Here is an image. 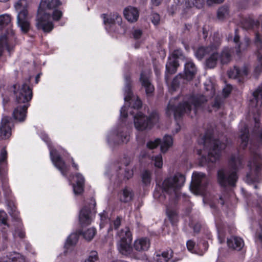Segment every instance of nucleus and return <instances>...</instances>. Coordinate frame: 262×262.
<instances>
[{
	"instance_id": "obj_1",
	"label": "nucleus",
	"mask_w": 262,
	"mask_h": 262,
	"mask_svg": "<svg viewBox=\"0 0 262 262\" xmlns=\"http://www.w3.org/2000/svg\"><path fill=\"white\" fill-rule=\"evenodd\" d=\"M199 144L203 145V150H198L200 156V162L202 164L214 163L217 161L221 155L222 151L227 147L228 142L226 139L225 142L215 139L212 135L211 130H207L204 135H201L198 140Z\"/></svg>"
},
{
	"instance_id": "obj_2",
	"label": "nucleus",
	"mask_w": 262,
	"mask_h": 262,
	"mask_svg": "<svg viewBox=\"0 0 262 262\" xmlns=\"http://www.w3.org/2000/svg\"><path fill=\"white\" fill-rule=\"evenodd\" d=\"M180 98L181 96H179L171 99L166 110L167 115L169 116L173 115L177 121L185 113L190 115L191 117H193V115L190 114L192 110L191 104L193 106V114L195 115L196 110L202 107L207 101L206 98L201 95L185 96L182 102L179 103L178 99Z\"/></svg>"
},
{
	"instance_id": "obj_3",
	"label": "nucleus",
	"mask_w": 262,
	"mask_h": 262,
	"mask_svg": "<svg viewBox=\"0 0 262 262\" xmlns=\"http://www.w3.org/2000/svg\"><path fill=\"white\" fill-rule=\"evenodd\" d=\"M229 166L230 170L221 169L217 173L218 182L223 187L235 186L238 179L236 172L243 166V157L238 155H232L229 161Z\"/></svg>"
},
{
	"instance_id": "obj_4",
	"label": "nucleus",
	"mask_w": 262,
	"mask_h": 262,
	"mask_svg": "<svg viewBox=\"0 0 262 262\" xmlns=\"http://www.w3.org/2000/svg\"><path fill=\"white\" fill-rule=\"evenodd\" d=\"M185 182V176L179 172L166 177L163 181V192L169 195V199L175 203L179 197V190Z\"/></svg>"
},
{
	"instance_id": "obj_5",
	"label": "nucleus",
	"mask_w": 262,
	"mask_h": 262,
	"mask_svg": "<svg viewBox=\"0 0 262 262\" xmlns=\"http://www.w3.org/2000/svg\"><path fill=\"white\" fill-rule=\"evenodd\" d=\"M253 98L250 100V107L253 115L255 122L254 132L256 134L259 143H262V126H260V114L262 106V84L253 93Z\"/></svg>"
},
{
	"instance_id": "obj_6",
	"label": "nucleus",
	"mask_w": 262,
	"mask_h": 262,
	"mask_svg": "<svg viewBox=\"0 0 262 262\" xmlns=\"http://www.w3.org/2000/svg\"><path fill=\"white\" fill-rule=\"evenodd\" d=\"M61 5L59 0H41L37 9V16H62V12L58 9Z\"/></svg>"
},
{
	"instance_id": "obj_7",
	"label": "nucleus",
	"mask_w": 262,
	"mask_h": 262,
	"mask_svg": "<svg viewBox=\"0 0 262 262\" xmlns=\"http://www.w3.org/2000/svg\"><path fill=\"white\" fill-rule=\"evenodd\" d=\"M252 160L248 164L250 172L247 174L246 181L251 183L258 180L259 172L262 166V158L259 151L257 149L253 150L250 147Z\"/></svg>"
},
{
	"instance_id": "obj_8",
	"label": "nucleus",
	"mask_w": 262,
	"mask_h": 262,
	"mask_svg": "<svg viewBox=\"0 0 262 262\" xmlns=\"http://www.w3.org/2000/svg\"><path fill=\"white\" fill-rule=\"evenodd\" d=\"M118 235L120 238L118 243V249L122 254L133 257L134 256L133 249L130 244L132 241V235L128 227L122 229L118 233Z\"/></svg>"
},
{
	"instance_id": "obj_9",
	"label": "nucleus",
	"mask_w": 262,
	"mask_h": 262,
	"mask_svg": "<svg viewBox=\"0 0 262 262\" xmlns=\"http://www.w3.org/2000/svg\"><path fill=\"white\" fill-rule=\"evenodd\" d=\"M208 184V179L204 173L195 172L192 176L190 189L191 192L195 194L203 195Z\"/></svg>"
},
{
	"instance_id": "obj_10",
	"label": "nucleus",
	"mask_w": 262,
	"mask_h": 262,
	"mask_svg": "<svg viewBox=\"0 0 262 262\" xmlns=\"http://www.w3.org/2000/svg\"><path fill=\"white\" fill-rule=\"evenodd\" d=\"M158 115L153 113L149 117L144 115L141 112L134 116V125L138 130H144L150 128L152 124L158 120Z\"/></svg>"
},
{
	"instance_id": "obj_11",
	"label": "nucleus",
	"mask_w": 262,
	"mask_h": 262,
	"mask_svg": "<svg viewBox=\"0 0 262 262\" xmlns=\"http://www.w3.org/2000/svg\"><path fill=\"white\" fill-rule=\"evenodd\" d=\"M96 202L92 198L90 202L86 204L80 210L79 215V219L80 224L83 226L89 225L92 222V214L95 212Z\"/></svg>"
},
{
	"instance_id": "obj_12",
	"label": "nucleus",
	"mask_w": 262,
	"mask_h": 262,
	"mask_svg": "<svg viewBox=\"0 0 262 262\" xmlns=\"http://www.w3.org/2000/svg\"><path fill=\"white\" fill-rule=\"evenodd\" d=\"M43 140L48 144L51 159L54 166L60 171L63 176L67 177V173L69 170L68 167L66 165L64 161L57 154V150L52 149L49 144H48V137L45 136Z\"/></svg>"
},
{
	"instance_id": "obj_13",
	"label": "nucleus",
	"mask_w": 262,
	"mask_h": 262,
	"mask_svg": "<svg viewBox=\"0 0 262 262\" xmlns=\"http://www.w3.org/2000/svg\"><path fill=\"white\" fill-rule=\"evenodd\" d=\"M129 140V133L121 128H118L116 132L111 133L107 138V142L110 145L126 143Z\"/></svg>"
},
{
	"instance_id": "obj_14",
	"label": "nucleus",
	"mask_w": 262,
	"mask_h": 262,
	"mask_svg": "<svg viewBox=\"0 0 262 262\" xmlns=\"http://www.w3.org/2000/svg\"><path fill=\"white\" fill-rule=\"evenodd\" d=\"M172 144L173 139L172 137L169 135H165L162 141L159 138L154 141H149L147 143V147L149 149H154L160 144L161 151L165 153L172 145Z\"/></svg>"
},
{
	"instance_id": "obj_15",
	"label": "nucleus",
	"mask_w": 262,
	"mask_h": 262,
	"mask_svg": "<svg viewBox=\"0 0 262 262\" xmlns=\"http://www.w3.org/2000/svg\"><path fill=\"white\" fill-rule=\"evenodd\" d=\"M16 101L19 105L29 104L32 97L31 89L26 84H23L15 93Z\"/></svg>"
},
{
	"instance_id": "obj_16",
	"label": "nucleus",
	"mask_w": 262,
	"mask_h": 262,
	"mask_svg": "<svg viewBox=\"0 0 262 262\" xmlns=\"http://www.w3.org/2000/svg\"><path fill=\"white\" fill-rule=\"evenodd\" d=\"M254 43L257 48L255 55L258 62L254 69V73L257 75L262 72V36L258 32L255 34Z\"/></svg>"
},
{
	"instance_id": "obj_17",
	"label": "nucleus",
	"mask_w": 262,
	"mask_h": 262,
	"mask_svg": "<svg viewBox=\"0 0 262 262\" xmlns=\"http://www.w3.org/2000/svg\"><path fill=\"white\" fill-rule=\"evenodd\" d=\"M13 125V120L10 117L4 116L0 126V137L3 139L9 138L11 135V128Z\"/></svg>"
},
{
	"instance_id": "obj_18",
	"label": "nucleus",
	"mask_w": 262,
	"mask_h": 262,
	"mask_svg": "<svg viewBox=\"0 0 262 262\" xmlns=\"http://www.w3.org/2000/svg\"><path fill=\"white\" fill-rule=\"evenodd\" d=\"M248 72L246 66H244L241 69L235 66L228 71V75L230 78L238 79V81L241 82L245 76H247Z\"/></svg>"
},
{
	"instance_id": "obj_19",
	"label": "nucleus",
	"mask_w": 262,
	"mask_h": 262,
	"mask_svg": "<svg viewBox=\"0 0 262 262\" xmlns=\"http://www.w3.org/2000/svg\"><path fill=\"white\" fill-rule=\"evenodd\" d=\"M150 72L148 71L141 73L140 76V81L142 86L145 88L147 96L151 95L155 90L154 86L150 82Z\"/></svg>"
},
{
	"instance_id": "obj_20",
	"label": "nucleus",
	"mask_w": 262,
	"mask_h": 262,
	"mask_svg": "<svg viewBox=\"0 0 262 262\" xmlns=\"http://www.w3.org/2000/svg\"><path fill=\"white\" fill-rule=\"evenodd\" d=\"M51 17H37L36 26L38 29L42 30L45 32H50L54 28L53 20Z\"/></svg>"
},
{
	"instance_id": "obj_21",
	"label": "nucleus",
	"mask_w": 262,
	"mask_h": 262,
	"mask_svg": "<svg viewBox=\"0 0 262 262\" xmlns=\"http://www.w3.org/2000/svg\"><path fill=\"white\" fill-rule=\"evenodd\" d=\"M29 105V104H26L17 106L13 112L14 118L19 122H24L26 118L27 110Z\"/></svg>"
},
{
	"instance_id": "obj_22",
	"label": "nucleus",
	"mask_w": 262,
	"mask_h": 262,
	"mask_svg": "<svg viewBox=\"0 0 262 262\" xmlns=\"http://www.w3.org/2000/svg\"><path fill=\"white\" fill-rule=\"evenodd\" d=\"M17 16H28L29 15V4L27 0H18L14 4Z\"/></svg>"
},
{
	"instance_id": "obj_23",
	"label": "nucleus",
	"mask_w": 262,
	"mask_h": 262,
	"mask_svg": "<svg viewBox=\"0 0 262 262\" xmlns=\"http://www.w3.org/2000/svg\"><path fill=\"white\" fill-rule=\"evenodd\" d=\"M239 138L241 139L240 147L245 149L248 145L249 142V130L247 125L241 122L239 124Z\"/></svg>"
},
{
	"instance_id": "obj_24",
	"label": "nucleus",
	"mask_w": 262,
	"mask_h": 262,
	"mask_svg": "<svg viewBox=\"0 0 262 262\" xmlns=\"http://www.w3.org/2000/svg\"><path fill=\"white\" fill-rule=\"evenodd\" d=\"M185 75L183 78L187 80H191L196 74V68L191 60H188L185 64Z\"/></svg>"
},
{
	"instance_id": "obj_25",
	"label": "nucleus",
	"mask_w": 262,
	"mask_h": 262,
	"mask_svg": "<svg viewBox=\"0 0 262 262\" xmlns=\"http://www.w3.org/2000/svg\"><path fill=\"white\" fill-rule=\"evenodd\" d=\"M219 45H216L213 49L211 53L208 55L206 59V66L209 69L214 68L217 64L219 59V55L217 52V48Z\"/></svg>"
},
{
	"instance_id": "obj_26",
	"label": "nucleus",
	"mask_w": 262,
	"mask_h": 262,
	"mask_svg": "<svg viewBox=\"0 0 262 262\" xmlns=\"http://www.w3.org/2000/svg\"><path fill=\"white\" fill-rule=\"evenodd\" d=\"M0 262H25L24 257L20 253L10 252L6 257L0 258Z\"/></svg>"
},
{
	"instance_id": "obj_27",
	"label": "nucleus",
	"mask_w": 262,
	"mask_h": 262,
	"mask_svg": "<svg viewBox=\"0 0 262 262\" xmlns=\"http://www.w3.org/2000/svg\"><path fill=\"white\" fill-rule=\"evenodd\" d=\"M134 246L137 251H145L150 247V241L146 237L140 238L135 241Z\"/></svg>"
},
{
	"instance_id": "obj_28",
	"label": "nucleus",
	"mask_w": 262,
	"mask_h": 262,
	"mask_svg": "<svg viewBox=\"0 0 262 262\" xmlns=\"http://www.w3.org/2000/svg\"><path fill=\"white\" fill-rule=\"evenodd\" d=\"M133 168L128 165V164L125 165V167L119 168L117 177L119 179L123 180L124 179L128 180L133 176Z\"/></svg>"
},
{
	"instance_id": "obj_29",
	"label": "nucleus",
	"mask_w": 262,
	"mask_h": 262,
	"mask_svg": "<svg viewBox=\"0 0 262 262\" xmlns=\"http://www.w3.org/2000/svg\"><path fill=\"white\" fill-rule=\"evenodd\" d=\"M76 184H73L74 193L75 194H80L83 191L84 185V178L80 173H77L75 176Z\"/></svg>"
},
{
	"instance_id": "obj_30",
	"label": "nucleus",
	"mask_w": 262,
	"mask_h": 262,
	"mask_svg": "<svg viewBox=\"0 0 262 262\" xmlns=\"http://www.w3.org/2000/svg\"><path fill=\"white\" fill-rule=\"evenodd\" d=\"M216 45H211L209 46L204 47H201L199 48L195 52L196 57L201 60L204 57H207L210 53H211L212 51Z\"/></svg>"
},
{
	"instance_id": "obj_31",
	"label": "nucleus",
	"mask_w": 262,
	"mask_h": 262,
	"mask_svg": "<svg viewBox=\"0 0 262 262\" xmlns=\"http://www.w3.org/2000/svg\"><path fill=\"white\" fill-rule=\"evenodd\" d=\"M227 244L229 248L240 250L244 245L243 239L237 236H232L227 239Z\"/></svg>"
},
{
	"instance_id": "obj_32",
	"label": "nucleus",
	"mask_w": 262,
	"mask_h": 262,
	"mask_svg": "<svg viewBox=\"0 0 262 262\" xmlns=\"http://www.w3.org/2000/svg\"><path fill=\"white\" fill-rule=\"evenodd\" d=\"M133 196L134 192L132 189L127 187L123 189L119 193V200L123 203L130 202L133 199Z\"/></svg>"
},
{
	"instance_id": "obj_33",
	"label": "nucleus",
	"mask_w": 262,
	"mask_h": 262,
	"mask_svg": "<svg viewBox=\"0 0 262 262\" xmlns=\"http://www.w3.org/2000/svg\"><path fill=\"white\" fill-rule=\"evenodd\" d=\"M239 41V36L236 33L234 37V42L237 44L236 49L237 54H239L242 51H244L247 49L249 46L250 40L249 38L245 37L242 42L238 43Z\"/></svg>"
},
{
	"instance_id": "obj_34",
	"label": "nucleus",
	"mask_w": 262,
	"mask_h": 262,
	"mask_svg": "<svg viewBox=\"0 0 262 262\" xmlns=\"http://www.w3.org/2000/svg\"><path fill=\"white\" fill-rule=\"evenodd\" d=\"M125 79V87H124V100L125 101H129L132 100L133 96V93L131 91V81L129 75H125L124 76Z\"/></svg>"
},
{
	"instance_id": "obj_35",
	"label": "nucleus",
	"mask_w": 262,
	"mask_h": 262,
	"mask_svg": "<svg viewBox=\"0 0 262 262\" xmlns=\"http://www.w3.org/2000/svg\"><path fill=\"white\" fill-rule=\"evenodd\" d=\"M233 52V50L231 48H224L221 54L219 55V59L221 63L223 64L228 63L231 59Z\"/></svg>"
},
{
	"instance_id": "obj_36",
	"label": "nucleus",
	"mask_w": 262,
	"mask_h": 262,
	"mask_svg": "<svg viewBox=\"0 0 262 262\" xmlns=\"http://www.w3.org/2000/svg\"><path fill=\"white\" fill-rule=\"evenodd\" d=\"M172 257L171 251L158 252L155 254L154 258L157 262H167Z\"/></svg>"
},
{
	"instance_id": "obj_37",
	"label": "nucleus",
	"mask_w": 262,
	"mask_h": 262,
	"mask_svg": "<svg viewBox=\"0 0 262 262\" xmlns=\"http://www.w3.org/2000/svg\"><path fill=\"white\" fill-rule=\"evenodd\" d=\"M179 66L178 61L176 58L169 57L166 64V72L170 74L175 73Z\"/></svg>"
},
{
	"instance_id": "obj_38",
	"label": "nucleus",
	"mask_w": 262,
	"mask_h": 262,
	"mask_svg": "<svg viewBox=\"0 0 262 262\" xmlns=\"http://www.w3.org/2000/svg\"><path fill=\"white\" fill-rule=\"evenodd\" d=\"M259 24V21L253 20L252 17H243L241 21L242 27L246 30L252 28L254 26L257 27Z\"/></svg>"
},
{
	"instance_id": "obj_39",
	"label": "nucleus",
	"mask_w": 262,
	"mask_h": 262,
	"mask_svg": "<svg viewBox=\"0 0 262 262\" xmlns=\"http://www.w3.org/2000/svg\"><path fill=\"white\" fill-rule=\"evenodd\" d=\"M17 24L24 33H27L30 29V22L28 17H17Z\"/></svg>"
},
{
	"instance_id": "obj_40",
	"label": "nucleus",
	"mask_w": 262,
	"mask_h": 262,
	"mask_svg": "<svg viewBox=\"0 0 262 262\" xmlns=\"http://www.w3.org/2000/svg\"><path fill=\"white\" fill-rule=\"evenodd\" d=\"M79 233H73L69 235L65 244V248L68 249L70 246L75 245L78 240Z\"/></svg>"
},
{
	"instance_id": "obj_41",
	"label": "nucleus",
	"mask_w": 262,
	"mask_h": 262,
	"mask_svg": "<svg viewBox=\"0 0 262 262\" xmlns=\"http://www.w3.org/2000/svg\"><path fill=\"white\" fill-rule=\"evenodd\" d=\"M139 10L133 6L126 7L123 11V16H139Z\"/></svg>"
},
{
	"instance_id": "obj_42",
	"label": "nucleus",
	"mask_w": 262,
	"mask_h": 262,
	"mask_svg": "<svg viewBox=\"0 0 262 262\" xmlns=\"http://www.w3.org/2000/svg\"><path fill=\"white\" fill-rule=\"evenodd\" d=\"M166 214L172 225H174L178 221L177 211L174 209H171L169 206H167Z\"/></svg>"
},
{
	"instance_id": "obj_43",
	"label": "nucleus",
	"mask_w": 262,
	"mask_h": 262,
	"mask_svg": "<svg viewBox=\"0 0 262 262\" xmlns=\"http://www.w3.org/2000/svg\"><path fill=\"white\" fill-rule=\"evenodd\" d=\"M141 179L142 183L145 185L150 184L151 180V173L147 170H144L141 174Z\"/></svg>"
},
{
	"instance_id": "obj_44",
	"label": "nucleus",
	"mask_w": 262,
	"mask_h": 262,
	"mask_svg": "<svg viewBox=\"0 0 262 262\" xmlns=\"http://www.w3.org/2000/svg\"><path fill=\"white\" fill-rule=\"evenodd\" d=\"M205 89L206 90V95L210 98H212L215 95V88L213 84L209 81L208 83L204 84Z\"/></svg>"
},
{
	"instance_id": "obj_45",
	"label": "nucleus",
	"mask_w": 262,
	"mask_h": 262,
	"mask_svg": "<svg viewBox=\"0 0 262 262\" xmlns=\"http://www.w3.org/2000/svg\"><path fill=\"white\" fill-rule=\"evenodd\" d=\"M96 233V230L94 228L88 229L82 232L83 237L87 241L92 240Z\"/></svg>"
},
{
	"instance_id": "obj_46",
	"label": "nucleus",
	"mask_w": 262,
	"mask_h": 262,
	"mask_svg": "<svg viewBox=\"0 0 262 262\" xmlns=\"http://www.w3.org/2000/svg\"><path fill=\"white\" fill-rule=\"evenodd\" d=\"M182 76L181 74H179L175 77L173 78L169 90L171 92L175 91L179 88V84L180 83V80L182 79Z\"/></svg>"
},
{
	"instance_id": "obj_47",
	"label": "nucleus",
	"mask_w": 262,
	"mask_h": 262,
	"mask_svg": "<svg viewBox=\"0 0 262 262\" xmlns=\"http://www.w3.org/2000/svg\"><path fill=\"white\" fill-rule=\"evenodd\" d=\"M151 160L156 167L160 168L162 167L163 160L161 155L159 154L156 156H152Z\"/></svg>"
},
{
	"instance_id": "obj_48",
	"label": "nucleus",
	"mask_w": 262,
	"mask_h": 262,
	"mask_svg": "<svg viewBox=\"0 0 262 262\" xmlns=\"http://www.w3.org/2000/svg\"><path fill=\"white\" fill-rule=\"evenodd\" d=\"M4 49H6L9 51H10L7 38L6 36H3L0 37V56L2 55Z\"/></svg>"
},
{
	"instance_id": "obj_49",
	"label": "nucleus",
	"mask_w": 262,
	"mask_h": 262,
	"mask_svg": "<svg viewBox=\"0 0 262 262\" xmlns=\"http://www.w3.org/2000/svg\"><path fill=\"white\" fill-rule=\"evenodd\" d=\"M229 15V9L228 6L224 5L219 8L217 16H226Z\"/></svg>"
},
{
	"instance_id": "obj_50",
	"label": "nucleus",
	"mask_w": 262,
	"mask_h": 262,
	"mask_svg": "<svg viewBox=\"0 0 262 262\" xmlns=\"http://www.w3.org/2000/svg\"><path fill=\"white\" fill-rule=\"evenodd\" d=\"M8 206L9 208V213L16 220L18 219V213L16 211V208L13 203H10Z\"/></svg>"
},
{
	"instance_id": "obj_51",
	"label": "nucleus",
	"mask_w": 262,
	"mask_h": 262,
	"mask_svg": "<svg viewBox=\"0 0 262 262\" xmlns=\"http://www.w3.org/2000/svg\"><path fill=\"white\" fill-rule=\"evenodd\" d=\"M11 17H0V30L5 27H10Z\"/></svg>"
},
{
	"instance_id": "obj_52",
	"label": "nucleus",
	"mask_w": 262,
	"mask_h": 262,
	"mask_svg": "<svg viewBox=\"0 0 262 262\" xmlns=\"http://www.w3.org/2000/svg\"><path fill=\"white\" fill-rule=\"evenodd\" d=\"M101 222L100 226L101 227L105 226V224L107 223L110 220L107 217V213L106 211H103V212L99 214Z\"/></svg>"
},
{
	"instance_id": "obj_53",
	"label": "nucleus",
	"mask_w": 262,
	"mask_h": 262,
	"mask_svg": "<svg viewBox=\"0 0 262 262\" xmlns=\"http://www.w3.org/2000/svg\"><path fill=\"white\" fill-rule=\"evenodd\" d=\"M84 262H98L97 252L95 251H92Z\"/></svg>"
},
{
	"instance_id": "obj_54",
	"label": "nucleus",
	"mask_w": 262,
	"mask_h": 262,
	"mask_svg": "<svg viewBox=\"0 0 262 262\" xmlns=\"http://www.w3.org/2000/svg\"><path fill=\"white\" fill-rule=\"evenodd\" d=\"M177 10V6L176 4H172L171 5H168L167 7V11L169 15L176 14V12Z\"/></svg>"
},
{
	"instance_id": "obj_55",
	"label": "nucleus",
	"mask_w": 262,
	"mask_h": 262,
	"mask_svg": "<svg viewBox=\"0 0 262 262\" xmlns=\"http://www.w3.org/2000/svg\"><path fill=\"white\" fill-rule=\"evenodd\" d=\"M183 57L182 51L181 49L175 50L170 58H174L178 60V59L181 58Z\"/></svg>"
},
{
	"instance_id": "obj_56",
	"label": "nucleus",
	"mask_w": 262,
	"mask_h": 262,
	"mask_svg": "<svg viewBox=\"0 0 262 262\" xmlns=\"http://www.w3.org/2000/svg\"><path fill=\"white\" fill-rule=\"evenodd\" d=\"M232 87L230 84H226L223 90V94L225 98L227 97L230 94Z\"/></svg>"
},
{
	"instance_id": "obj_57",
	"label": "nucleus",
	"mask_w": 262,
	"mask_h": 262,
	"mask_svg": "<svg viewBox=\"0 0 262 262\" xmlns=\"http://www.w3.org/2000/svg\"><path fill=\"white\" fill-rule=\"evenodd\" d=\"M7 214L4 211H0V223L7 225Z\"/></svg>"
},
{
	"instance_id": "obj_58",
	"label": "nucleus",
	"mask_w": 262,
	"mask_h": 262,
	"mask_svg": "<svg viewBox=\"0 0 262 262\" xmlns=\"http://www.w3.org/2000/svg\"><path fill=\"white\" fill-rule=\"evenodd\" d=\"M189 2L191 3L196 8H200L203 6L204 0H189Z\"/></svg>"
},
{
	"instance_id": "obj_59",
	"label": "nucleus",
	"mask_w": 262,
	"mask_h": 262,
	"mask_svg": "<svg viewBox=\"0 0 262 262\" xmlns=\"http://www.w3.org/2000/svg\"><path fill=\"white\" fill-rule=\"evenodd\" d=\"M127 116V113L126 111V107L123 106L120 110V117L122 119V122L124 121V119H125Z\"/></svg>"
},
{
	"instance_id": "obj_60",
	"label": "nucleus",
	"mask_w": 262,
	"mask_h": 262,
	"mask_svg": "<svg viewBox=\"0 0 262 262\" xmlns=\"http://www.w3.org/2000/svg\"><path fill=\"white\" fill-rule=\"evenodd\" d=\"M218 238L219 242L222 243L225 239V235L223 232L217 227Z\"/></svg>"
},
{
	"instance_id": "obj_61",
	"label": "nucleus",
	"mask_w": 262,
	"mask_h": 262,
	"mask_svg": "<svg viewBox=\"0 0 262 262\" xmlns=\"http://www.w3.org/2000/svg\"><path fill=\"white\" fill-rule=\"evenodd\" d=\"M223 101L221 98L216 97L212 105L213 107L219 108L220 107Z\"/></svg>"
},
{
	"instance_id": "obj_62",
	"label": "nucleus",
	"mask_w": 262,
	"mask_h": 262,
	"mask_svg": "<svg viewBox=\"0 0 262 262\" xmlns=\"http://www.w3.org/2000/svg\"><path fill=\"white\" fill-rule=\"evenodd\" d=\"M259 229L257 230L256 234L258 238L262 241V221L259 223Z\"/></svg>"
},
{
	"instance_id": "obj_63",
	"label": "nucleus",
	"mask_w": 262,
	"mask_h": 262,
	"mask_svg": "<svg viewBox=\"0 0 262 262\" xmlns=\"http://www.w3.org/2000/svg\"><path fill=\"white\" fill-rule=\"evenodd\" d=\"M187 247L189 251L192 252L194 247L195 243L191 240H189L186 243Z\"/></svg>"
},
{
	"instance_id": "obj_64",
	"label": "nucleus",
	"mask_w": 262,
	"mask_h": 262,
	"mask_svg": "<svg viewBox=\"0 0 262 262\" xmlns=\"http://www.w3.org/2000/svg\"><path fill=\"white\" fill-rule=\"evenodd\" d=\"M133 106L134 108H137V109H139L140 107H141L142 102L138 97H137L136 100L135 101L134 103H133Z\"/></svg>"
}]
</instances>
